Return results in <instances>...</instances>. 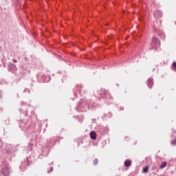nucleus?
Masks as SVG:
<instances>
[{
	"label": "nucleus",
	"instance_id": "obj_1",
	"mask_svg": "<svg viewBox=\"0 0 176 176\" xmlns=\"http://www.w3.org/2000/svg\"><path fill=\"white\" fill-rule=\"evenodd\" d=\"M154 16L157 19H160V17H162V16H163V14L162 13V11L157 10L154 12Z\"/></svg>",
	"mask_w": 176,
	"mask_h": 176
},
{
	"label": "nucleus",
	"instance_id": "obj_2",
	"mask_svg": "<svg viewBox=\"0 0 176 176\" xmlns=\"http://www.w3.org/2000/svg\"><path fill=\"white\" fill-rule=\"evenodd\" d=\"M101 97H102V98H107V97H108V96H109V92H108V91L103 89L102 90V92L100 94Z\"/></svg>",
	"mask_w": 176,
	"mask_h": 176
},
{
	"label": "nucleus",
	"instance_id": "obj_3",
	"mask_svg": "<svg viewBox=\"0 0 176 176\" xmlns=\"http://www.w3.org/2000/svg\"><path fill=\"white\" fill-rule=\"evenodd\" d=\"M10 171H9V168H8V167H4V168H3V169H2V174H3V175H9V174H10Z\"/></svg>",
	"mask_w": 176,
	"mask_h": 176
},
{
	"label": "nucleus",
	"instance_id": "obj_4",
	"mask_svg": "<svg viewBox=\"0 0 176 176\" xmlns=\"http://www.w3.org/2000/svg\"><path fill=\"white\" fill-rule=\"evenodd\" d=\"M89 135L91 140H97V133L96 131H91Z\"/></svg>",
	"mask_w": 176,
	"mask_h": 176
},
{
	"label": "nucleus",
	"instance_id": "obj_5",
	"mask_svg": "<svg viewBox=\"0 0 176 176\" xmlns=\"http://www.w3.org/2000/svg\"><path fill=\"white\" fill-rule=\"evenodd\" d=\"M147 85L148 86L149 89H152V86H153V78H149L147 80Z\"/></svg>",
	"mask_w": 176,
	"mask_h": 176
},
{
	"label": "nucleus",
	"instance_id": "obj_6",
	"mask_svg": "<svg viewBox=\"0 0 176 176\" xmlns=\"http://www.w3.org/2000/svg\"><path fill=\"white\" fill-rule=\"evenodd\" d=\"M153 43H154L155 45H157L158 46H160V40H159V38L154 37L153 38Z\"/></svg>",
	"mask_w": 176,
	"mask_h": 176
},
{
	"label": "nucleus",
	"instance_id": "obj_7",
	"mask_svg": "<svg viewBox=\"0 0 176 176\" xmlns=\"http://www.w3.org/2000/svg\"><path fill=\"white\" fill-rule=\"evenodd\" d=\"M8 69H9V71H15V69H16V65H14L13 63H10L8 65Z\"/></svg>",
	"mask_w": 176,
	"mask_h": 176
},
{
	"label": "nucleus",
	"instance_id": "obj_8",
	"mask_svg": "<svg viewBox=\"0 0 176 176\" xmlns=\"http://www.w3.org/2000/svg\"><path fill=\"white\" fill-rule=\"evenodd\" d=\"M124 166H125V167H130V166H131V160H125Z\"/></svg>",
	"mask_w": 176,
	"mask_h": 176
},
{
	"label": "nucleus",
	"instance_id": "obj_9",
	"mask_svg": "<svg viewBox=\"0 0 176 176\" xmlns=\"http://www.w3.org/2000/svg\"><path fill=\"white\" fill-rule=\"evenodd\" d=\"M148 170H149V167L145 166L144 168H143L142 172L144 173V174H146V173H148Z\"/></svg>",
	"mask_w": 176,
	"mask_h": 176
},
{
	"label": "nucleus",
	"instance_id": "obj_10",
	"mask_svg": "<svg viewBox=\"0 0 176 176\" xmlns=\"http://www.w3.org/2000/svg\"><path fill=\"white\" fill-rule=\"evenodd\" d=\"M167 165V162H163L161 165H160V168H164V167H166V166Z\"/></svg>",
	"mask_w": 176,
	"mask_h": 176
},
{
	"label": "nucleus",
	"instance_id": "obj_11",
	"mask_svg": "<svg viewBox=\"0 0 176 176\" xmlns=\"http://www.w3.org/2000/svg\"><path fill=\"white\" fill-rule=\"evenodd\" d=\"M172 69L176 71V62H173L172 64Z\"/></svg>",
	"mask_w": 176,
	"mask_h": 176
},
{
	"label": "nucleus",
	"instance_id": "obj_12",
	"mask_svg": "<svg viewBox=\"0 0 176 176\" xmlns=\"http://www.w3.org/2000/svg\"><path fill=\"white\" fill-rule=\"evenodd\" d=\"M94 166H97V164H98V159L96 158L94 160Z\"/></svg>",
	"mask_w": 176,
	"mask_h": 176
},
{
	"label": "nucleus",
	"instance_id": "obj_13",
	"mask_svg": "<svg viewBox=\"0 0 176 176\" xmlns=\"http://www.w3.org/2000/svg\"><path fill=\"white\" fill-rule=\"evenodd\" d=\"M172 145H176V138L174 140L171 141Z\"/></svg>",
	"mask_w": 176,
	"mask_h": 176
},
{
	"label": "nucleus",
	"instance_id": "obj_14",
	"mask_svg": "<svg viewBox=\"0 0 176 176\" xmlns=\"http://www.w3.org/2000/svg\"><path fill=\"white\" fill-rule=\"evenodd\" d=\"M14 63H17V60H13Z\"/></svg>",
	"mask_w": 176,
	"mask_h": 176
},
{
	"label": "nucleus",
	"instance_id": "obj_15",
	"mask_svg": "<svg viewBox=\"0 0 176 176\" xmlns=\"http://www.w3.org/2000/svg\"><path fill=\"white\" fill-rule=\"evenodd\" d=\"M51 171H53V168H51Z\"/></svg>",
	"mask_w": 176,
	"mask_h": 176
}]
</instances>
